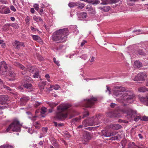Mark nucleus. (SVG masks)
Returning a JSON list of instances; mask_svg holds the SVG:
<instances>
[{
    "label": "nucleus",
    "mask_w": 148,
    "mask_h": 148,
    "mask_svg": "<svg viewBox=\"0 0 148 148\" xmlns=\"http://www.w3.org/2000/svg\"><path fill=\"white\" fill-rule=\"evenodd\" d=\"M113 94L117 97L116 99L120 102H126L130 103H133L135 95L131 90H126L125 88L120 86L115 87Z\"/></svg>",
    "instance_id": "1"
},
{
    "label": "nucleus",
    "mask_w": 148,
    "mask_h": 148,
    "mask_svg": "<svg viewBox=\"0 0 148 148\" xmlns=\"http://www.w3.org/2000/svg\"><path fill=\"white\" fill-rule=\"evenodd\" d=\"M69 33L67 28L59 29L53 33L51 38L56 43H63L66 41Z\"/></svg>",
    "instance_id": "2"
},
{
    "label": "nucleus",
    "mask_w": 148,
    "mask_h": 148,
    "mask_svg": "<svg viewBox=\"0 0 148 148\" xmlns=\"http://www.w3.org/2000/svg\"><path fill=\"white\" fill-rule=\"evenodd\" d=\"M71 106V105L66 103H63L57 107V111L55 116L59 120H62L66 118L68 114V112H64V111Z\"/></svg>",
    "instance_id": "3"
},
{
    "label": "nucleus",
    "mask_w": 148,
    "mask_h": 148,
    "mask_svg": "<svg viewBox=\"0 0 148 148\" xmlns=\"http://www.w3.org/2000/svg\"><path fill=\"white\" fill-rule=\"evenodd\" d=\"M122 112L124 114H126L127 115L129 116L130 119V121L134 120V121H137L140 119L139 116L136 115V111L129 107H127L123 108Z\"/></svg>",
    "instance_id": "4"
},
{
    "label": "nucleus",
    "mask_w": 148,
    "mask_h": 148,
    "mask_svg": "<svg viewBox=\"0 0 148 148\" xmlns=\"http://www.w3.org/2000/svg\"><path fill=\"white\" fill-rule=\"evenodd\" d=\"M21 130V126L19 124V122L15 120L9 125L6 131L9 132H11V131L20 132Z\"/></svg>",
    "instance_id": "5"
},
{
    "label": "nucleus",
    "mask_w": 148,
    "mask_h": 148,
    "mask_svg": "<svg viewBox=\"0 0 148 148\" xmlns=\"http://www.w3.org/2000/svg\"><path fill=\"white\" fill-rule=\"evenodd\" d=\"M98 118H95V119L92 117L87 120H85L82 122V125L78 126L79 128H81L83 126L86 127L88 126H92L95 124V122L97 121Z\"/></svg>",
    "instance_id": "6"
},
{
    "label": "nucleus",
    "mask_w": 148,
    "mask_h": 148,
    "mask_svg": "<svg viewBox=\"0 0 148 148\" xmlns=\"http://www.w3.org/2000/svg\"><path fill=\"white\" fill-rule=\"evenodd\" d=\"M147 76V75L146 72H140L137 74V76H135L134 77L132 76V78L134 81H143L146 79Z\"/></svg>",
    "instance_id": "7"
},
{
    "label": "nucleus",
    "mask_w": 148,
    "mask_h": 148,
    "mask_svg": "<svg viewBox=\"0 0 148 148\" xmlns=\"http://www.w3.org/2000/svg\"><path fill=\"white\" fill-rule=\"evenodd\" d=\"M85 107H92L97 100V98L93 97L90 99H86L85 100Z\"/></svg>",
    "instance_id": "8"
},
{
    "label": "nucleus",
    "mask_w": 148,
    "mask_h": 148,
    "mask_svg": "<svg viewBox=\"0 0 148 148\" xmlns=\"http://www.w3.org/2000/svg\"><path fill=\"white\" fill-rule=\"evenodd\" d=\"M7 69L6 63L4 61L1 62L0 64V74L2 75L5 74L7 72Z\"/></svg>",
    "instance_id": "9"
},
{
    "label": "nucleus",
    "mask_w": 148,
    "mask_h": 148,
    "mask_svg": "<svg viewBox=\"0 0 148 148\" xmlns=\"http://www.w3.org/2000/svg\"><path fill=\"white\" fill-rule=\"evenodd\" d=\"M30 72H33V77L34 78H38L39 77V73L38 69H36L33 67H31L27 69Z\"/></svg>",
    "instance_id": "10"
},
{
    "label": "nucleus",
    "mask_w": 148,
    "mask_h": 148,
    "mask_svg": "<svg viewBox=\"0 0 148 148\" xmlns=\"http://www.w3.org/2000/svg\"><path fill=\"white\" fill-rule=\"evenodd\" d=\"M82 138L83 140L86 142L90 139L91 137L89 133L85 132L83 134Z\"/></svg>",
    "instance_id": "11"
},
{
    "label": "nucleus",
    "mask_w": 148,
    "mask_h": 148,
    "mask_svg": "<svg viewBox=\"0 0 148 148\" xmlns=\"http://www.w3.org/2000/svg\"><path fill=\"white\" fill-rule=\"evenodd\" d=\"M8 100V97L5 95L0 96V103L2 105L5 104L6 103Z\"/></svg>",
    "instance_id": "12"
},
{
    "label": "nucleus",
    "mask_w": 148,
    "mask_h": 148,
    "mask_svg": "<svg viewBox=\"0 0 148 148\" xmlns=\"http://www.w3.org/2000/svg\"><path fill=\"white\" fill-rule=\"evenodd\" d=\"M14 44L16 48L17 49H19L21 46L25 47L24 44L23 42H21L17 40H15Z\"/></svg>",
    "instance_id": "13"
},
{
    "label": "nucleus",
    "mask_w": 148,
    "mask_h": 148,
    "mask_svg": "<svg viewBox=\"0 0 148 148\" xmlns=\"http://www.w3.org/2000/svg\"><path fill=\"white\" fill-rule=\"evenodd\" d=\"M108 115L110 117H120L119 114L115 111L111 112L109 113Z\"/></svg>",
    "instance_id": "14"
},
{
    "label": "nucleus",
    "mask_w": 148,
    "mask_h": 148,
    "mask_svg": "<svg viewBox=\"0 0 148 148\" xmlns=\"http://www.w3.org/2000/svg\"><path fill=\"white\" fill-rule=\"evenodd\" d=\"M29 99V97H23L20 99V104L22 105H25V103Z\"/></svg>",
    "instance_id": "15"
},
{
    "label": "nucleus",
    "mask_w": 148,
    "mask_h": 148,
    "mask_svg": "<svg viewBox=\"0 0 148 148\" xmlns=\"http://www.w3.org/2000/svg\"><path fill=\"white\" fill-rule=\"evenodd\" d=\"M110 127L114 130H118L121 127L120 125L118 124H113L110 125Z\"/></svg>",
    "instance_id": "16"
},
{
    "label": "nucleus",
    "mask_w": 148,
    "mask_h": 148,
    "mask_svg": "<svg viewBox=\"0 0 148 148\" xmlns=\"http://www.w3.org/2000/svg\"><path fill=\"white\" fill-rule=\"evenodd\" d=\"M27 114L28 115V117L31 119L32 121H34L36 120L37 116H33L31 113L29 112H26Z\"/></svg>",
    "instance_id": "17"
},
{
    "label": "nucleus",
    "mask_w": 148,
    "mask_h": 148,
    "mask_svg": "<svg viewBox=\"0 0 148 148\" xmlns=\"http://www.w3.org/2000/svg\"><path fill=\"white\" fill-rule=\"evenodd\" d=\"M53 88V89L55 90H58L60 88V86L58 84H56L54 86L53 85H50V87L48 88V90L49 91H51L52 90L51 88Z\"/></svg>",
    "instance_id": "18"
},
{
    "label": "nucleus",
    "mask_w": 148,
    "mask_h": 148,
    "mask_svg": "<svg viewBox=\"0 0 148 148\" xmlns=\"http://www.w3.org/2000/svg\"><path fill=\"white\" fill-rule=\"evenodd\" d=\"M86 13L85 12H80L78 14V18H84L86 17Z\"/></svg>",
    "instance_id": "19"
},
{
    "label": "nucleus",
    "mask_w": 148,
    "mask_h": 148,
    "mask_svg": "<svg viewBox=\"0 0 148 148\" xmlns=\"http://www.w3.org/2000/svg\"><path fill=\"white\" fill-rule=\"evenodd\" d=\"M48 128L47 127H42V131L43 134L42 135L41 133V136L40 137V138H41L42 137H44L46 135V134L47 132Z\"/></svg>",
    "instance_id": "20"
},
{
    "label": "nucleus",
    "mask_w": 148,
    "mask_h": 148,
    "mask_svg": "<svg viewBox=\"0 0 148 148\" xmlns=\"http://www.w3.org/2000/svg\"><path fill=\"white\" fill-rule=\"evenodd\" d=\"M15 65L18 67H19L20 68L24 71H25L26 69L28 70L27 69L30 68V67H28L26 68H25L23 66L22 64H21L20 63L18 62H16L15 64Z\"/></svg>",
    "instance_id": "21"
},
{
    "label": "nucleus",
    "mask_w": 148,
    "mask_h": 148,
    "mask_svg": "<svg viewBox=\"0 0 148 148\" xmlns=\"http://www.w3.org/2000/svg\"><path fill=\"white\" fill-rule=\"evenodd\" d=\"M32 38L33 39L36 41H37L40 42H42V40L38 36L36 35H33L32 36Z\"/></svg>",
    "instance_id": "22"
},
{
    "label": "nucleus",
    "mask_w": 148,
    "mask_h": 148,
    "mask_svg": "<svg viewBox=\"0 0 148 148\" xmlns=\"http://www.w3.org/2000/svg\"><path fill=\"white\" fill-rule=\"evenodd\" d=\"M99 9L105 12H108L110 9L109 6H105L103 7H99Z\"/></svg>",
    "instance_id": "23"
},
{
    "label": "nucleus",
    "mask_w": 148,
    "mask_h": 148,
    "mask_svg": "<svg viewBox=\"0 0 148 148\" xmlns=\"http://www.w3.org/2000/svg\"><path fill=\"white\" fill-rule=\"evenodd\" d=\"M84 6L85 5L84 3L76 2V6H77V8L79 9H82L84 8Z\"/></svg>",
    "instance_id": "24"
},
{
    "label": "nucleus",
    "mask_w": 148,
    "mask_h": 148,
    "mask_svg": "<svg viewBox=\"0 0 148 148\" xmlns=\"http://www.w3.org/2000/svg\"><path fill=\"white\" fill-rule=\"evenodd\" d=\"M33 125L34 126L35 128L37 129H39L40 127V124L37 121L33 122Z\"/></svg>",
    "instance_id": "25"
},
{
    "label": "nucleus",
    "mask_w": 148,
    "mask_h": 148,
    "mask_svg": "<svg viewBox=\"0 0 148 148\" xmlns=\"http://www.w3.org/2000/svg\"><path fill=\"white\" fill-rule=\"evenodd\" d=\"M138 91L141 92H145L148 91V89L145 87H140L138 88Z\"/></svg>",
    "instance_id": "26"
},
{
    "label": "nucleus",
    "mask_w": 148,
    "mask_h": 148,
    "mask_svg": "<svg viewBox=\"0 0 148 148\" xmlns=\"http://www.w3.org/2000/svg\"><path fill=\"white\" fill-rule=\"evenodd\" d=\"M8 75L9 76L14 78L16 76V74L13 71H10L8 72Z\"/></svg>",
    "instance_id": "27"
},
{
    "label": "nucleus",
    "mask_w": 148,
    "mask_h": 148,
    "mask_svg": "<svg viewBox=\"0 0 148 148\" xmlns=\"http://www.w3.org/2000/svg\"><path fill=\"white\" fill-rule=\"evenodd\" d=\"M1 14H7L9 13L10 12V10L9 8L6 7L5 8L4 10V11L1 12Z\"/></svg>",
    "instance_id": "28"
},
{
    "label": "nucleus",
    "mask_w": 148,
    "mask_h": 148,
    "mask_svg": "<svg viewBox=\"0 0 148 148\" xmlns=\"http://www.w3.org/2000/svg\"><path fill=\"white\" fill-rule=\"evenodd\" d=\"M48 104L51 108H53L56 106L58 105V103L53 102H48Z\"/></svg>",
    "instance_id": "29"
},
{
    "label": "nucleus",
    "mask_w": 148,
    "mask_h": 148,
    "mask_svg": "<svg viewBox=\"0 0 148 148\" xmlns=\"http://www.w3.org/2000/svg\"><path fill=\"white\" fill-rule=\"evenodd\" d=\"M49 4L47 2H44L41 4V8H44L49 6Z\"/></svg>",
    "instance_id": "30"
},
{
    "label": "nucleus",
    "mask_w": 148,
    "mask_h": 148,
    "mask_svg": "<svg viewBox=\"0 0 148 148\" xmlns=\"http://www.w3.org/2000/svg\"><path fill=\"white\" fill-rule=\"evenodd\" d=\"M13 146L9 145H4L0 147V148H13Z\"/></svg>",
    "instance_id": "31"
},
{
    "label": "nucleus",
    "mask_w": 148,
    "mask_h": 148,
    "mask_svg": "<svg viewBox=\"0 0 148 148\" xmlns=\"http://www.w3.org/2000/svg\"><path fill=\"white\" fill-rule=\"evenodd\" d=\"M23 86L27 89H31L32 85L31 84L26 83L23 85Z\"/></svg>",
    "instance_id": "32"
},
{
    "label": "nucleus",
    "mask_w": 148,
    "mask_h": 148,
    "mask_svg": "<svg viewBox=\"0 0 148 148\" xmlns=\"http://www.w3.org/2000/svg\"><path fill=\"white\" fill-rule=\"evenodd\" d=\"M135 65L138 68L141 66L142 64L139 61H136L134 62Z\"/></svg>",
    "instance_id": "33"
},
{
    "label": "nucleus",
    "mask_w": 148,
    "mask_h": 148,
    "mask_svg": "<svg viewBox=\"0 0 148 148\" xmlns=\"http://www.w3.org/2000/svg\"><path fill=\"white\" fill-rule=\"evenodd\" d=\"M76 2H71L69 3L68 4L70 8H73L74 6H76Z\"/></svg>",
    "instance_id": "34"
},
{
    "label": "nucleus",
    "mask_w": 148,
    "mask_h": 148,
    "mask_svg": "<svg viewBox=\"0 0 148 148\" xmlns=\"http://www.w3.org/2000/svg\"><path fill=\"white\" fill-rule=\"evenodd\" d=\"M10 26L14 27L15 29H18L19 27L18 25L16 23H12L10 25Z\"/></svg>",
    "instance_id": "35"
},
{
    "label": "nucleus",
    "mask_w": 148,
    "mask_h": 148,
    "mask_svg": "<svg viewBox=\"0 0 148 148\" xmlns=\"http://www.w3.org/2000/svg\"><path fill=\"white\" fill-rule=\"evenodd\" d=\"M53 61L58 66H59L60 65L59 63V61L58 60H56V59L55 58H53Z\"/></svg>",
    "instance_id": "36"
},
{
    "label": "nucleus",
    "mask_w": 148,
    "mask_h": 148,
    "mask_svg": "<svg viewBox=\"0 0 148 148\" xmlns=\"http://www.w3.org/2000/svg\"><path fill=\"white\" fill-rule=\"evenodd\" d=\"M87 54H84L82 55V56H80V57L82 59H84V60H86L87 58Z\"/></svg>",
    "instance_id": "37"
},
{
    "label": "nucleus",
    "mask_w": 148,
    "mask_h": 148,
    "mask_svg": "<svg viewBox=\"0 0 148 148\" xmlns=\"http://www.w3.org/2000/svg\"><path fill=\"white\" fill-rule=\"evenodd\" d=\"M47 110V109L45 107H42V108L41 109V112L42 114H44L46 112Z\"/></svg>",
    "instance_id": "38"
},
{
    "label": "nucleus",
    "mask_w": 148,
    "mask_h": 148,
    "mask_svg": "<svg viewBox=\"0 0 148 148\" xmlns=\"http://www.w3.org/2000/svg\"><path fill=\"white\" fill-rule=\"evenodd\" d=\"M129 148H137V147L135 145V144L133 142L130 144Z\"/></svg>",
    "instance_id": "39"
},
{
    "label": "nucleus",
    "mask_w": 148,
    "mask_h": 148,
    "mask_svg": "<svg viewBox=\"0 0 148 148\" xmlns=\"http://www.w3.org/2000/svg\"><path fill=\"white\" fill-rule=\"evenodd\" d=\"M0 44L1 45V46L3 48H5V43L4 42V41L2 40H0Z\"/></svg>",
    "instance_id": "40"
},
{
    "label": "nucleus",
    "mask_w": 148,
    "mask_h": 148,
    "mask_svg": "<svg viewBox=\"0 0 148 148\" xmlns=\"http://www.w3.org/2000/svg\"><path fill=\"white\" fill-rule=\"evenodd\" d=\"M99 78H85L84 80L86 81L87 82H88L89 80H96L98 79H99Z\"/></svg>",
    "instance_id": "41"
},
{
    "label": "nucleus",
    "mask_w": 148,
    "mask_h": 148,
    "mask_svg": "<svg viewBox=\"0 0 148 148\" xmlns=\"http://www.w3.org/2000/svg\"><path fill=\"white\" fill-rule=\"evenodd\" d=\"M46 81H43L41 82L40 84L42 85V88L43 89L44 88V86L46 85Z\"/></svg>",
    "instance_id": "42"
},
{
    "label": "nucleus",
    "mask_w": 148,
    "mask_h": 148,
    "mask_svg": "<svg viewBox=\"0 0 148 148\" xmlns=\"http://www.w3.org/2000/svg\"><path fill=\"white\" fill-rule=\"evenodd\" d=\"M33 7L36 10H38L39 9V5L38 4L35 3L33 5Z\"/></svg>",
    "instance_id": "43"
},
{
    "label": "nucleus",
    "mask_w": 148,
    "mask_h": 148,
    "mask_svg": "<svg viewBox=\"0 0 148 148\" xmlns=\"http://www.w3.org/2000/svg\"><path fill=\"white\" fill-rule=\"evenodd\" d=\"M99 3L100 1L99 0H95L92 2V4L95 5L99 4Z\"/></svg>",
    "instance_id": "44"
},
{
    "label": "nucleus",
    "mask_w": 148,
    "mask_h": 148,
    "mask_svg": "<svg viewBox=\"0 0 148 148\" xmlns=\"http://www.w3.org/2000/svg\"><path fill=\"white\" fill-rule=\"evenodd\" d=\"M6 6L3 5H1L0 7V13H1V11H4V9L5 8Z\"/></svg>",
    "instance_id": "45"
},
{
    "label": "nucleus",
    "mask_w": 148,
    "mask_h": 148,
    "mask_svg": "<svg viewBox=\"0 0 148 148\" xmlns=\"http://www.w3.org/2000/svg\"><path fill=\"white\" fill-rule=\"evenodd\" d=\"M103 136L106 137H109L111 136V135H110V133L107 132H105V134H103Z\"/></svg>",
    "instance_id": "46"
},
{
    "label": "nucleus",
    "mask_w": 148,
    "mask_h": 148,
    "mask_svg": "<svg viewBox=\"0 0 148 148\" xmlns=\"http://www.w3.org/2000/svg\"><path fill=\"white\" fill-rule=\"evenodd\" d=\"M120 137L119 135H117V136H114V137H112L111 139L113 140H115L118 139V138Z\"/></svg>",
    "instance_id": "47"
},
{
    "label": "nucleus",
    "mask_w": 148,
    "mask_h": 148,
    "mask_svg": "<svg viewBox=\"0 0 148 148\" xmlns=\"http://www.w3.org/2000/svg\"><path fill=\"white\" fill-rule=\"evenodd\" d=\"M25 79L27 81H30L31 79V78L28 76H27L25 77Z\"/></svg>",
    "instance_id": "48"
},
{
    "label": "nucleus",
    "mask_w": 148,
    "mask_h": 148,
    "mask_svg": "<svg viewBox=\"0 0 148 148\" xmlns=\"http://www.w3.org/2000/svg\"><path fill=\"white\" fill-rule=\"evenodd\" d=\"M3 87L4 88L6 89L7 90H9L10 91H11L12 89H11L10 87L7 86L6 85H3Z\"/></svg>",
    "instance_id": "49"
},
{
    "label": "nucleus",
    "mask_w": 148,
    "mask_h": 148,
    "mask_svg": "<svg viewBox=\"0 0 148 148\" xmlns=\"http://www.w3.org/2000/svg\"><path fill=\"white\" fill-rule=\"evenodd\" d=\"M141 32V30L140 29L136 30H134L132 32H136V35H138L139 34V33Z\"/></svg>",
    "instance_id": "50"
},
{
    "label": "nucleus",
    "mask_w": 148,
    "mask_h": 148,
    "mask_svg": "<svg viewBox=\"0 0 148 148\" xmlns=\"http://www.w3.org/2000/svg\"><path fill=\"white\" fill-rule=\"evenodd\" d=\"M143 121H148V117L146 116H144L143 117L142 119H141Z\"/></svg>",
    "instance_id": "51"
},
{
    "label": "nucleus",
    "mask_w": 148,
    "mask_h": 148,
    "mask_svg": "<svg viewBox=\"0 0 148 148\" xmlns=\"http://www.w3.org/2000/svg\"><path fill=\"white\" fill-rule=\"evenodd\" d=\"M30 18L29 16H27L26 17V18H25V21L26 22V23H28L30 21Z\"/></svg>",
    "instance_id": "52"
},
{
    "label": "nucleus",
    "mask_w": 148,
    "mask_h": 148,
    "mask_svg": "<svg viewBox=\"0 0 148 148\" xmlns=\"http://www.w3.org/2000/svg\"><path fill=\"white\" fill-rule=\"evenodd\" d=\"M10 8L14 12H15L16 11V9L13 5H11L10 6Z\"/></svg>",
    "instance_id": "53"
},
{
    "label": "nucleus",
    "mask_w": 148,
    "mask_h": 148,
    "mask_svg": "<svg viewBox=\"0 0 148 148\" xmlns=\"http://www.w3.org/2000/svg\"><path fill=\"white\" fill-rule=\"evenodd\" d=\"M103 2L101 3V4L103 5H106L107 4V1L108 0H101Z\"/></svg>",
    "instance_id": "54"
},
{
    "label": "nucleus",
    "mask_w": 148,
    "mask_h": 148,
    "mask_svg": "<svg viewBox=\"0 0 148 148\" xmlns=\"http://www.w3.org/2000/svg\"><path fill=\"white\" fill-rule=\"evenodd\" d=\"M40 104H41L40 102H38V101H37V102H36V103L35 104L34 106L36 107H38V106H39Z\"/></svg>",
    "instance_id": "55"
},
{
    "label": "nucleus",
    "mask_w": 148,
    "mask_h": 148,
    "mask_svg": "<svg viewBox=\"0 0 148 148\" xmlns=\"http://www.w3.org/2000/svg\"><path fill=\"white\" fill-rule=\"evenodd\" d=\"M38 16H34L33 18L34 20L36 22H38Z\"/></svg>",
    "instance_id": "56"
},
{
    "label": "nucleus",
    "mask_w": 148,
    "mask_h": 148,
    "mask_svg": "<svg viewBox=\"0 0 148 148\" xmlns=\"http://www.w3.org/2000/svg\"><path fill=\"white\" fill-rule=\"evenodd\" d=\"M0 2L2 4H6L7 3L5 0H0Z\"/></svg>",
    "instance_id": "57"
},
{
    "label": "nucleus",
    "mask_w": 148,
    "mask_h": 148,
    "mask_svg": "<svg viewBox=\"0 0 148 148\" xmlns=\"http://www.w3.org/2000/svg\"><path fill=\"white\" fill-rule=\"evenodd\" d=\"M30 29L32 30V31L33 32H35V31H36V30H37V31H38V30L37 29H36L34 28V27H32V26L30 27Z\"/></svg>",
    "instance_id": "58"
},
{
    "label": "nucleus",
    "mask_w": 148,
    "mask_h": 148,
    "mask_svg": "<svg viewBox=\"0 0 148 148\" xmlns=\"http://www.w3.org/2000/svg\"><path fill=\"white\" fill-rule=\"evenodd\" d=\"M89 115V113L88 112H86L85 114H83L82 117L84 118Z\"/></svg>",
    "instance_id": "59"
},
{
    "label": "nucleus",
    "mask_w": 148,
    "mask_h": 148,
    "mask_svg": "<svg viewBox=\"0 0 148 148\" xmlns=\"http://www.w3.org/2000/svg\"><path fill=\"white\" fill-rule=\"evenodd\" d=\"M86 41H85V40H83V41H82V43H81V46L82 47L86 43Z\"/></svg>",
    "instance_id": "60"
},
{
    "label": "nucleus",
    "mask_w": 148,
    "mask_h": 148,
    "mask_svg": "<svg viewBox=\"0 0 148 148\" xmlns=\"http://www.w3.org/2000/svg\"><path fill=\"white\" fill-rule=\"evenodd\" d=\"M27 132L28 133H30L31 134H32V129L31 128H29L27 131Z\"/></svg>",
    "instance_id": "61"
},
{
    "label": "nucleus",
    "mask_w": 148,
    "mask_h": 148,
    "mask_svg": "<svg viewBox=\"0 0 148 148\" xmlns=\"http://www.w3.org/2000/svg\"><path fill=\"white\" fill-rule=\"evenodd\" d=\"M118 121L119 122H124L126 123H127L128 122L127 121H123L121 119H119L118 120Z\"/></svg>",
    "instance_id": "62"
},
{
    "label": "nucleus",
    "mask_w": 148,
    "mask_h": 148,
    "mask_svg": "<svg viewBox=\"0 0 148 148\" xmlns=\"http://www.w3.org/2000/svg\"><path fill=\"white\" fill-rule=\"evenodd\" d=\"M116 106V104L114 103H111L110 105L111 107L113 108Z\"/></svg>",
    "instance_id": "63"
},
{
    "label": "nucleus",
    "mask_w": 148,
    "mask_h": 148,
    "mask_svg": "<svg viewBox=\"0 0 148 148\" xmlns=\"http://www.w3.org/2000/svg\"><path fill=\"white\" fill-rule=\"evenodd\" d=\"M110 135H111V136H114L116 134V132H112L110 133Z\"/></svg>",
    "instance_id": "64"
}]
</instances>
